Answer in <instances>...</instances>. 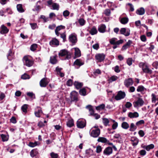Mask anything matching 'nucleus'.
<instances>
[{"label":"nucleus","mask_w":158,"mask_h":158,"mask_svg":"<svg viewBox=\"0 0 158 158\" xmlns=\"http://www.w3.org/2000/svg\"><path fill=\"white\" fill-rule=\"evenodd\" d=\"M21 78L23 79H29L30 78V77L29 75L25 73L21 76Z\"/></svg>","instance_id":"obj_49"},{"label":"nucleus","mask_w":158,"mask_h":158,"mask_svg":"<svg viewBox=\"0 0 158 158\" xmlns=\"http://www.w3.org/2000/svg\"><path fill=\"white\" fill-rule=\"evenodd\" d=\"M27 106L28 105L27 104H24L22 106L21 110L22 111L25 113H26L27 112V109L28 108Z\"/></svg>","instance_id":"obj_45"},{"label":"nucleus","mask_w":158,"mask_h":158,"mask_svg":"<svg viewBox=\"0 0 158 158\" xmlns=\"http://www.w3.org/2000/svg\"><path fill=\"white\" fill-rule=\"evenodd\" d=\"M139 66L142 68L143 72L150 74L152 73V71L149 69L148 65L145 63L140 62L139 64Z\"/></svg>","instance_id":"obj_2"},{"label":"nucleus","mask_w":158,"mask_h":158,"mask_svg":"<svg viewBox=\"0 0 158 158\" xmlns=\"http://www.w3.org/2000/svg\"><path fill=\"white\" fill-rule=\"evenodd\" d=\"M118 78L117 76L113 75L108 79V82L109 83H110L115 81L117 80Z\"/></svg>","instance_id":"obj_26"},{"label":"nucleus","mask_w":158,"mask_h":158,"mask_svg":"<svg viewBox=\"0 0 158 158\" xmlns=\"http://www.w3.org/2000/svg\"><path fill=\"white\" fill-rule=\"evenodd\" d=\"M30 24L33 30H35L37 27V24L36 23H30Z\"/></svg>","instance_id":"obj_55"},{"label":"nucleus","mask_w":158,"mask_h":158,"mask_svg":"<svg viewBox=\"0 0 158 158\" xmlns=\"http://www.w3.org/2000/svg\"><path fill=\"white\" fill-rule=\"evenodd\" d=\"M102 120L104 125L106 126H107L110 122L108 119L106 118H103Z\"/></svg>","instance_id":"obj_50"},{"label":"nucleus","mask_w":158,"mask_h":158,"mask_svg":"<svg viewBox=\"0 0 158 158\" xmlns=\"http://www.w3.org/2000/svg\"><path fill=\"white\" fill-rule=\"evenodd\" d=\"M37 48V44H34L31 45L30 49L31 51H34Z\"/></svg>","instance_id":"obj_44"},{"label":"nucleus","mask_w":158,"mask_h":158,"mask_svg":"<svg viewBox=\"0 0 158 158\" xmlns=\"http://www.w3.org/2000/svg\"><path fill=\"white\" fill-rule=\"evenodd\" d=\"M126 96V94L124 92L120 91L118 93L117 95L115 97L114 99L118 101L124 98Z\"/></svg>","instance_id":"obj_8"},{"label":"nucleus","mask_w":158,"mask_h":158,"mask_svg":"<svg viewBox=\"0 0 158 158\" xmlns=\"http://www.w3.org/2000/svg\"><path fill=\"white\" fill-rule=\"evenodd\" d=\"M59 41L56 38H53L50 42L49 44L51 46L54 45L57 46L59 45Z\"/></svg>","instance_id":"obj_17"},{"label":"nucleus","mask_w":158,"mask_h":158,"mask_svg":"<svg viewBox=\"0 0 158 158\" xmlns=\"http://www.w3.org/2000/svg\"><path fill=\"white\" fill-rule=\"evenodd\" d=\"M57 57V55H55L53 56H51L50 59V63L53 64H56L57 62V60L56 59Z\"/></svg>","instance_id":"obj_20"},{"label":"nucleus","mask_w":158,"mask_h":158,"mask_svg":"<svg viewBox=\"0 0 158 158\" xmlns=\"http://www.w3.org/2000/svg\"><path fill=\"white\" fill-rule=\"evenodd\" d=\"M13 54L14 53H13L12 50L11 49H10L8 52V53L7 55V58L9 60H11Z\"/></svg>","instance_id":"obj_34"},{"label":"nucleus","mask_w":158,"mask_h":158,"mask_svg":"<svg viewBox=\"0 0 158 158\" xmlns=\"http://www.w3.org/2000/svg\"><path fill=\"white\" fill-rule=\"evenodd\" d=\"M49 81L46 77L43 78L40 82V85L41 87H46L48 85Z\"/></svg>","instance_id":"obj_10"},{"label":"nucleus","mask_w":158,"mask_h":158,"mask_svg":"<svg viewBox=\"0 0 158 158\" xmlns=\"http://www.w3.org/2000/svg\"><path fill=\"white\" fill-rule=\"evenodd\" d=\"M131 141L132 142V144L134 146L136 145L139 142V140L136 138H132L131 139Z\"/></svg>","instance_id":"obj_33"},{"label":"nucleus","mask_w":158,"mask_h":158,"mask_svg":"<svg viewBox=\"0 0 158 158\" xmlns=\"http://www.w3.org/2000/svg\"><path fill=\"white\" fill-rule=\"evenodd\" d=\"M152 65L154 68L157 69L158 66V62L156 61L154 62L152 64Z\"/></svg>","instance_id":"obj_64"},{"label":"nucleus","mask_w":158,"mask_h":158,"mask_svg":"<svg viewBox=\"0 0 158 158\" xmlns=\"http://www.w3.org/2000/svg\"><path fill=\"white\" fill-rule=\"evenodd\" d=\"M89 32L91 35H94L96 34L97 33L98 31L95 27H93L89 31Z\"/></svg>","instance_id":"obj_29"},{"label":"nucleus","mask_w":158,"mask_h":158,"mask_svg":"<svg viewBox=\"0 0 158 158\" xmlns=\"http://www.w3.org/2000/svg\"><path fill=\"white\" fill-rule=\"evenodd\" d=\"M129 19L127 17H123L120 20V23L123 24H127L128 22Z\"/></svg>","instance_id":"obj_31"},{"label":"nucleus","mask_w":158,"mask_h":158,"mask_svg":"<svg viewBox=\"0 0 158 158\" xmlns=\"http://www.w3.org/2000/svg\"><path fill=\"white\" fill-rule=\"evenodd\" d=\"M73 84L75 88L77 89H80L83 85L82 82H80L77 81H75Z\"/></svg>","instance_id":"obj_18"},{"label":"nucleus","mask_w":158,"mask_h":158,"mask_svg":"<svg viewBox=\"0 0 158 158\" xmlns=\"http://www.w3.org/2000/svg\"><path fill=\"white\" fill-rule=\"evenodd\" d=\"M52 7L53 10H58L59 8V5L56 3H54L52 5Z\"/></svg>","instance_id":"obj_46"},{"label":"nucleus","mask_w":158,"mask_h":158,"mask_svg":"<svg viewBox=\"0 0 158 158\" xmlns=\"http://www.w3.org/2000/svg\"><path fill=\"white\" fill-rule=\"evenodd\" d=\"M128 116L131 118H136L139 116V114L138 112H136L134 113L130 112L129 113Z\"/></svg>","instance_id":"obj_21"},{"label":"nucleus","mask_w":158,"mask_h":158,"mask_svg":"<svg viewBox=\"0 0 158 158\" xmlns=\"http://www.w3.org/2000/svg\"><path fill=\"white\" fill-rule=\"evenodd\" d=\"M70 14L68 10H66L64 11L63 12V15L64 17H67Z\"/></svg>","instance_id":"obj_62"},{"label":"nucleus","mask_w":158,"mask_h":158,"mask_svg":"<svg viewBox=\"0 0 158 158\" xmlns=\"http://www.w3.org/2000/svg\"><path fill=\"white\" fill-rule=\"evenodd\" d=\"M45 125L43 122L41 121H39L38 124L37 126L40 128H42L45 126Z\"/></svg>","instance_id":"obj_56"},{"label":"nucleus","mask_w":158,"mask_h":158,"mask_svg":"<svg viewBox=\"0 0 158 158\" xmlns=\"http://www.w3.org/2000/svg\"><path fill=\"white\" fill-rule=\"evenodd\" d=\"M23 61L24 65L28 67L32 66L34 63V61L30 59L27 56H24L23 59Z\"/></svg>","instance_id":"obj_4"},{"label":"nucleus","mask_w":158,"mask_h":158,"mask_svg":"<svg viewBox=\"0 0 158 158\" xmlns=\"http://www.w3.org/2000/svg\"><path fill=\"white\" fill-rule=\"evenodd\" d=\"M144 103V101L143 99L140 98H138L137 100L133 102V104L135 107L136 108L138 106H142Z\"/></svg>","instance_id":"obj_6"},{"label":"nucleus","mask_w":158,"mask_h":158,"mask_svg":"<svg viewBox=\"0 0 158 158\" xmlns=\"http://www.w3.org/2000/svg\"><path fill=\"white\" fill-rule=\"evenodd\" d=\"M112 152V149H105L104 151V153L107 155L111 154Z\"/></svg>","instance_id":"obj_43"},{"label":"nucleus","mask_w":158,"mask_h":158,"mask_svg":"<svg viewBox=\"0 0 158 158\" xmlns=\"http://www.w3.org/2000/svg\"><path fill=\"white\" fill-rule=\"evenodd\" d=\"M145 10L143 7H141L137 9L136 11V13L139 15H142L145 13Z\"/></svg>","instance_id":"obj_23"},{"label":"nucleus","mask_w":158,"mask_h":158,"mask_svg":"<svg viewBox=\"0 0 158 158\" xmlns=\"http://www.w3.org/2000/svg\"><path fill=\"white\" fill-rule=\"evenodd\" d=\"M79 94L83 96H85L86 95V90L85 88L80 89L79 91Z\"/></svg>","instance_id":"obj_27"},{"label":"nucleus","mask_w":158,"mask_h":158,"mask_svg":"<svg viewBox=\"0 0 158 158\" xmlns=\"http://www.w3.org/2000/svg\"><path fill=\"white\" fill-rule=\"evenodd\" d=\"M144 121L143 120H141L137 122L136 123V125L137 126H139L142 124H144Z\"/></svg>","instance_id":"obj_52"},{"label":"nucleus","mask_w":158,"mask_h":158,"mask_svg":"<svg viewBox=\"0 0 158 158\" xmlns=\"http://www.w3.org/2000/svg\"><path fill=\"white\" fill-rule=\"evenodd\" d=\"M69 40L72 44H75L77 42V39L76 35L71 34L69 36Z\"/></svg>","instance_id":"obj_14"},{"label":"nucleus","mask_w":158,"mask_h":158,"mask_svg":"<svg viewBox=\"0 0 158 158\" xmlns=\"http://www.w3.org/2000/svg\"><path fill=\"white\" fill-rule=\"evenodd\" d=\"M40 142L38 141H35L34 142H29L28 145L31 147H34L36 146H39L40 144Z\"/></svg>","instance_id":"obj_24"},{"label":"nucleus","mask_w":158,"mask_h":158,"mask_svg":"<svg viewBox=\"0 0 158 158\" xmlns=\"http://www.w3.org/2000/svg\"><path fill=\"white\" fill-rule=\"evenodd\" d=\"M105 55L103 53H99L96 54L95 56V59L98 62H101L103 61L105 59Z\"/></svg>","instance_id":"obj_9"},{"label":"nucleus","mask_w":158,"mask_h":158,"mask_svg":"<svg viewBox=\"0 0 158 158\" xmlns=\"http://www.w3.org/2000/svg\"><path fill=\"white\" fill-rule=\"evenodd\" d=\"M75 56L74 58L79 57L81 56V51L78 48H75Z\"/></svg>","instance_id":"obj_28"},{"label":"nucleus","mask_w":158,"mask_h":158,"mask_svg":"<svg viewBox=\"0 0 158 158\" xmlns=\"http://www.w3.org/2000/svg\"><path fill=\"white\" fill-rule=\"evenodd\" d=\"M67 85L68 86H71L73 85V80L72 79H69L67 81Z\"/></svg>","instance_id":"obj_61"},{"label":"nucleus","mask_w":158,"mask_h":158,"mask_svg":"<svg viewBox=\"0 0 158 158\" xmlns=\"http://www.w3.org/2000/svg\"><path fill=\"white\" fill-rule=\"evenodd\" d=\"M17 8L18 11L20 13H23L24 11L23 10L22 5L21 4H18L17 6Z\"/></svg>","instance_id":"obj_35"},{"label":"nucleus","mask_w":158,"mask_h":158,"mask_svg":"<svg viewBox=\"0 0 158 158\" xmlns=\"http://www.w3.org/2000/svg\"><path fill=\"white\" fill-rule=\"evenodd\" d=\"M111 13L110 10L109 9H106L104 11V14L106 16H109Z\"/></svg>","instance_id":"obj_53"},{"label":"nucleus","mask_w":158,"mask_h":158,"mask_svg":"<svg viewBox=\"0 0 158 158\" xmlns=\"http://www.w3.org/2000/svg\"><path fill=\"white\" fill-rule=\"evenodd\" d=\"M67 125L68 127H71L74 125V121L73 120H69L67 123Z\"/></svg>","instance_id":"obj_41"},{"label":"nucleus","mask_w":158,"mask_h":158,"mask_svg":"<svg viewBox=\"0 0 158 158\" xmlns=\"http://www.w3.org/2000/svg\"><path fill=\"white\" fill-rule=\"evenodd\" d=\"M132 58H129L127 59V63L129 66H130L132 64Z\"/></svg>","instance_id":"obj_59"},{"label":"nucleus","mask_w":158,"mask_h":158,"mask_svg":"<svg viewBox=\"0 0 158 158\" xmlns=\"http://www.w3.org/2000/svg\"><path fill=\"white\" fill-rule=\"evenodd\" d=\"M84 64V61H82L81 59H77L73 63V65H76L79 67L83 65Z\"/></svg>","instance_id":"obj_16"},{"label":"nucleus","mask_w":158,"mask_h":158,"mask_svg":"<svg viewBox=\"0 0 158 158\" xmlns=\"http://www.w3.org/2000/svg\"><path fill=\"white\" fill-rule=\"evenodd\" d=\"M86 126V121L84 119H78L77 122V126L79 128H83Z\"/></svg>","instance_id":"obj_5"},{"label":"nucleus","mask_w":158,"mask_h":158,"mask_svg":"<svg viewBox=\"0 0 158 158\" xmlns=\"http://www.w3.org/2000/svg\"><path fill=\"white\" fill-rule=\"evenodd\" d=\"M59 57L65 56L64 60H69L71 58V54L66 49L61 50L58 54Z\"/></svg>","instance_id":"obj_3"},{"label":"nucleus","mask_w":158,"mask_h":158,"mask_svg":"<svg viewBox=\"0 0 158 158\" xmlns=\"http://www.w3.org/2000/svg\"><path fill=\"white\" fill-rule=\"evenodd\" d=\"M137 127L135 125L134 123H132L130 125L129 131H134L137 129Z\"/></svg>","instance_id":"obj_42"},{"label":"nucleus","mask_w":158,"mask_h":158,"mask_svg":"<svg viewBox=\"0 0 158 158\" xmlns=\"http://www.w3.org/2000/svg\"><path fill=\"white\" fill-rule=\"evenodd\" d=\"M105 107V105L104 104H102L98 106H96L95 108L97 110H104Z\"/></svg>","instance_id":"obj_36"},{"label":"nucleus","mask_w":158,"mask_h":158,"mask_svg":"<svg viewBox=\"0 0 158 158\" xmlns=\"http://www.w3.org/2000/svg\"><path fill=\"white\" fill-rule=\"evenodd\" d=\"M41 9V7L39 5H37L34 7V8L32 9L33 11H39V10Z\"/></svg>","instance_id":"obj_58"},{"label":"nucleus","mask_w":158,"mask_h":158,"mask_svg":"<svg viewBox=\"0 0 158 158\" xmlns=\"http://www.w3.org/2000/svg\"><path fill=\"white\" fill-rule=\"evenodd\" d=\"M65 28V27L64 26L60 25L57 27L56 28V30L59 31L61 29H64Z\"/></svg>","instance_id":"obj_54"},{"label":"nucleus","mask_w":158,"mask_h":158,"mask_svg":"<svg viewBox=\"0 0 158 158\" xmlns=\"http://www.w3.org/2000/svg\"><path fill=\"white\" fill-rule=\"evenodd\" d=\"M117 39L115 38H113L110 40L109 42L111 45H119L122 44L123 42V40H120L116 41Z\"/></svg>","instance_id":"obj_7"},{"label":"nucleus","mask_w":158,"mask_h":158,"mask_svg":"<svg viewBox=\"0 0 158 158\" xmlns=\"http://www.w3.org/2000/svg\"><path fill=\"white\" fill-rule=\"evenodd\" d=\"M141 146L143 148H154V145L152 144L148 145H147L145 144H142Z\"/></svg>","instance_id":"obj_30"},{"label":"nucleus","mask_w":158,"mask_h":158,"mask_svg":"<svg viewBox=\"0 0 158 158\" xmlns=\"http://www.w3.org/2000/svg\"><path fill=\"white\" fill-rule=\"evenodd\" d=\"M27 95L32 100L35 98V94L32 92H28L27 93Z\"/></svg>","instance_id":"obj_37"},{"label":"nucleus","mask_w":158,"mask_h":158,"mask_svg":"<svg viewBox=\"0 0 158 158\" xmlns=\"http://www.w3.org/2000/svg\"><path fill=\"white\" fill-rule=\"evenodd\" d=\"M138 134L141 137H143L145 135L144 131L142 130H140L139 131Z\"/></svg>","instance_id":"obj_63"},{"label":"nucleus","mask_w":158,"mask_h":158,"mask_svg":"<svg viewBox=\"0 0 158 158\" xmlns=\"http://www.w3.org/2000/svg\"><path fill=\"white\" fill-rule=\"evenodd\" d=\"M133 83V81L132 78H129L127 79H126L124 81V84L125 86L128 87L130 85H132Z\"/></svg>","instance_id":"obj_13"},{"label":"nucleus","mask_w":158,"mask_h":158,"mask_svg":"<svg viewBox=\"0 0 158 158\" xmlns=\"http://www.w3.org/2000/svg\"><path fill=\"white\" fill-rule=\"evenodd\" d=\"M77 92L75 90L73 91L70 93V98H66V99L69 103H72L73 102H77L79 100Z\"/></svg>","instance_id":"obj_1"},{"label":"nucleus","mask_w":158,"mask_h":158,"mask_svg":"<svg viewBox=\"0 0 158 158\" xmlns=\"http://www.w3.org/2000/svg\"><path fill=\"white\" fill-rule=\"evenodd\" d=\"M38 152L35 149H32L30 152L31 156L33 157L36 155Z\"/></svg>","instance_id":"obj_40"},{"label":"nucleus","mask_w":158,"mask_h":158,"mask_svg":"<svg viewBox=\"0 0 158 158\" xmlns=\"http://www.w3.org/2000/svg\"><path fill=\"white\" fill-rule=\"evenodd\" d=\"M38 109L37 110L35 111V114L36 117H40V114L43 113V111L42 110L41 108L38 107Z\"/></svg>","instance_id":"obj_22"},{"label":"nucleus","mask_w":158,"mask_h":158,"mask_svg":"<svg viewBox=\"0 0 158 158\" xmlns=\"http://www.w3.org/2000/svg\"><path fill=\"white\" fill-rule=\"evenodd\" d=\"M50 155L52 158H57L58 156L57 154L53 152L51 153Z\"/></svg>","instance_id":"obj_60"},{"label":"nucleus","mask_w":158,"mask_h":158,"mask_svg":"<svg viewBox=\"0 0 158 158\" xmlns=\"http://www.w3.org/2000/svg\"><path fill=\"white\" fill-rule=\"evenodd\" d=\"M132 43V42L131 40H129L124 45H123L122 48V50H126L127 49L129 48L131 44Z\"/></svg>","instance_id":"obj_19"},{"label":"nucleus","mask_w":158,"mask_h":158,"mask_svg":"<svg viewBox=\"0 0 158 158\" xmlns=\"http://www.w3.org/2000/svg\"><path fill=\"white\" fill-rule=\"evenodd\" d=\"M106 28V26L105 24H102L98 28V31L101 33H104L105 31Z\"/></svg>","instance_id":"obj_25"},{"label":"nucleus","mask_w":158,"mask_h":158,"mask_svg":"<svg viewBox=\"0 0 158 158\" xmlns=\"http://www.w3.org/2000/svg\"><path fill=\"white\" fill-rule=\"evenodd\" d=\"M144 87L143 85L139 86L137 88V91L138 92H141L144 91Z\"/></svg>","instance_id":"obj_51"},{"label":"nucleus","mask_w":158,"mask_h":158,"mask_svg":"<svg viewBox=\"0 0 158 158\" xmlns=\"http://www.w3.org/2000/svg\"><path fill=\"white\" fill-rule=\"evenodd\" d=\"M10 122L13 123L15 124L17 123L16 118L14 116L12 117L10 119Z\"/></svg>","instance_id":"obj_57"},{"label":"nucleus","mask_w":158,"mask_h":158,"mask_svg":"<svg viewBox=\"0 0 158 158\" xmlns=\"http://www.w3.org/2000/svg\"><path fill=\"white\" fill-rule=\"evenodd\" d=\"M121 127L124 129H127L129 127V126L127 122H123L122 123Z\"/></svg>","instance_id":"obj_39"},{"label":"nucleus","mask_w":158,"mask_h":158,"mask_svg":"<svg viewBox=\"0 0 158 158\" xmlns=\"http://www.w3.org/2000/svg\"><path fill=\"white\" fill-rule=\"evenodd\" d=\"M120 34L124 35L126 36H128L130 35V31H126L125 28H121L120 31Z\"/></svg>","instance_id":"obj_15"},{"label":"nucleus","mask_w":158,"mask_h":158,"mask_svg":"<svg viewBox=\"0 0 158 158\" xmlns=\"http://www.w3.org/2000/svg\"><path fill=\"white\" fill-rule=\"evenodd\" d=\"M78 22L81 26H82L85 25V21L83 18H81L78 20Z\"/></svg>","instance_id":"obj_48"},{"label":"nucleus","mask_w":158,"mask_h":158,"mask_svg":"<svg viewBox=\"0 0 158 158\" xmlns=\"http://www.w3.org/2000/svg\"><path fill=\"white\" fill-rule=\"evenodd\" d=\"M0 136L2 139V140L3 142L7 141L9 139V136L8 135H6L3 134L0 135Z\"/></svg>","instance_id":"obj_32"},{"label":"nucleus","mask_w":158,"mask_h":158,"mask_svg":"<svg viewBox=\"0 0 158 158\" xmlns=\"http://www.w3.org/2000/svg\"><path fill=\"white\" fill-rule=\"evenodd\" d=\"M9 31V29L4 25H2L0 27V33L1 34H7Z\"/></svg>","instance_id":"obj_12"},{"label":"nucleus","mask_w":158,"mask_h":158,"mask_svg":"<svg viewBox=\"0 0 158 158\" xmlns=\"http://www.w3.org/2000/svg\"><path fill=\"white\" fill-rule=\"evenodd\" d=\"M60 37L63 39V42H65L66 41L65 32H64L63 33L60 34Z\"/></svg>","instance_id":"obj_47"},{"label":"nucleus","mask_w":158,"mask_h":158,"mask_svg":"<svg viewBox=\"0 0 158 158\" xmlns=\"http://www.w3.org/2000/svg\"><path fill=\"white\" fill-rule=\"evenodd\" d=\"M100 129H93L90 134V135L94 138L98 137L100 135Z\"/></svg>","instance_id":"obj_11"},{"label":"nucleus","mask_w":158,"mask_h":158,"mask_svg":"<svg viewBox=\"0 0 158 158\" xmlns=\"http://www.w3.org/2000/svg\"><path fill=\"white\" fill-rule=\"evenodd\" d=\"M98 141V142H101L102 143H106L107 141V139L103 137H99Z\"/></svg>","instance_id":"obj_38"}]
</instances>
